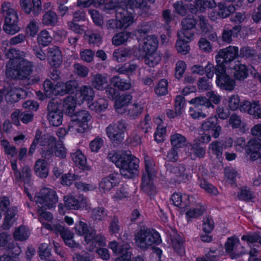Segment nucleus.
Returning a JSON list of instances; mask_svg holds the SVG:
<instances>
[{
	"mask_svg": "<svg viewBox=\"0 0 261 261\" xmlns=\"http://www.w3.org/2000/svg\"><path fill=\"white\" fill-rule=\"evenodd\" d=\"M25 53L15 50L14 58L7 63L6 74L9 77L20 80L27 79L32 73L33 62L24 59Z\"/></svg>",
	"mask_w": 261,
	"mask_h": 261,
	"instance_id": "obj_1",
	"label": "nucleus"
},
{
	"mask_svg": "<svg viewBox=\"0 0 261 261\" xmlns=\"http://www.w3.org/2000/svg\"><path fill=\"white\" fill-rule=\"evenodd\" d=\"M145 170L142 178V190L148 196H154L156 188L153 180L156 176L157 168L153 159L147 154L144 155Z\"/></svg>",
	"mask_w": 261,
	"mask_h": 261,
	"instance_id": "obj_2",
	"label": "nucleus"
},
{
	"mask_svg": "<svg viewBox=\"0 0 261 261\" xmlns=\"http://www.w3.org/2000/svg\"><path fill=\"white\" fill-rule=\"evenodd\" d=\"M134 240L136 245L143 251L152 248L162 242L160 234L156 231L150 229L139 230L135 234Z\"/></svg>",
	"mask_w": 261,
	"mask_h": 261,
	"instance_id": "obj_3",
	"label": "nucleus"
},
{
	"mask_svg": "<svg viewBox=\"0 0 261 261\" xmlns=\"http://www.w3.org/2000/svg\"><path fill=\"white\" fill-rule=\"evenodd\" d=\"M107 8L108 9H116V18H117L120 30L126 29L135 22L134 11L126 8L123 2L113 0Z\"/></svg>",
	"mask_w": 261,
	"mask_h": 261,
	"instance_id": "obj_4",
	"label": "nucleus"
},
{
	"mask_svg": "<svg viewBox=\"0 0 261 261\" xmlns=\"http://www.w3.org/2000/svg\"><path fill=\"white\" fill-rule=\"evenodd\" d=\"M92 116L88 111L81 110L76 112L69 123L68 131L73 134L84 133L89 127L88 123Z\"/></svg>",
	"mask_w": 261,
	"mask_h": 261,
	"instance_id": "obj_5",
	"label": "nucleus"
},
{
	"mask_svg": "<svg viewBox=\"0 0 261 261\" xmlns=\"http://www.w3.org/2000/svg\"><path fill=\"white\" fill-rule=\"evenodd\" d=\"M17 209L10 204V200L6 196L0 197V214L4 216L2 227L4 229H9L16 221Z\"/></svg>",
	"mask_w": 261,
	"mask_h": 261,
	"instance_id": "obj_6",
	"label": "nucleus"
},
{
	"mask_svg": "<svg viewBox=\"0 0 261 261\" xmlns=\"http://www.w3.org/2000/svg\"><path fill=\"white\" fill-rule=\"evenodd\" d=\"M34 198L38 207H44L45 209L54 207L58 200L56 192L48 188H42Z\"/></svg>",
	"mask_w": 261,
	"mask_h": 261,
	"instance_id": "obj_7",
	"label": "nucleus"
},
{
	"mask_svg": "<svg viewBox=\"0 0 261 261\" xmlns=\"http://www.w3.org/2000/svg\"><path fill=\"white\" fill-rule=\"evenodd\" d=\"M215 74L217 76L216 83L222 89L232 91L236 86L235 81L226 73V67L224 65L219 64L215 67Z\"/></svg>",
	"mask_w": 261,
	"mask_h": 261,
	"instance_id": "obj_8",
	"label": "nucleus"
},
{
	"mask_svg": "<svg viewBox=\"0 0 261 261\" xmlns=\"http://www.w3.org/2000/svg\"><path fill=\"white\" fill-rule=\"evenodd\" d=\"M126 129V126L123 121H118L116 123L110 124L106 128L108 137L115 143H120L124 139V133Z\"/></svg>",
	"mask_w": 261,
	"mask_h": 261,
	"instance_id": "obj_9",
	"label": "nucleus"
},
{
	"mask_svg": "<svg viewBox=\"0 0 261 261\" xmlns=\"http://www.w3.org/2000/svg\"><path fill=\"white\" fill-rule=\"evenodd\" d=\"M128 158L122 162L119 167L121 174L126 178H130L138 175L139 160L137 158L127 154Z\"/></svg>",
	"mask_w": 261,
	"mask_h": 261,
	"instance_id": "obj_10",
	"label": "nucleus"
},
{
	"mask_svg": "<svg viewBox=\"0 0 261 261\" xmlns=\"http://www.w3.org/2000/svg\"><path fill=\"white\" fill-rule=\"evenodd\" d=\"M39 135L38 143L40 145L43 147L41 152L43 157L49 159L54 154V149L56 139L50 134H46L42 135L41 132L39 130H37L36 135Z\"/></svg>",
	"mask_w": 261,
	"mask_h": 261,
	"instance_id": "obj_11",
	"label": "nucleus"
},
{
	"mask_svg": "<svg viewBox=\"0 0 261 261\" xmlns=\"http://www.w3.org/2000/svg\"><path fill=\"white\" fill-rule=\"evenodd\" d=\"M239 57V48L237 46L230 45L225 48L220 49L216 56L217 65H225Z\"/></svg>",
	"mask_w": 261,
	"mask_h": 261,
	"instance_id": "obj_12",
	"label": "nucleus"
},
{
	"mask_svg": "<svg viewBox=\"0 0 261 261\" xmlns=\"http://www.w3.org/2000/svg\"><path fill=\"white\" fill-rule=\"evenodd\" d=\"M108 247L116 255H120L115 261H123L126 257H131L132 252L128 243L123 242L119 243L116 241H112L109 243Z\"/></svg>",
	"mask_w": 261,
	"mask_h": 261,
	"instance_id": "obj_13",
	"label": "nucleus"
},
{
	"mask_svg": "<svg viewBox=\"0 0 261 261\" xmlns=\"http://www.w3.org/2000/svg\"><path fill=\"white\" fill-rule=\"evenodd\" d=\"M47 120L49 124L54 126L60 125L63 121V113L59 109L58 102L51 99L47 106Z\"/></svg>",
	"mask_w": 261,
	"mask_h": 261,
	"instance_id": "obj_14",
	"label": "nucleus"
},
{
	"mask_svg": "<svg viewBox=\"0 0 261 261\" xmlns=\"http://www.w3.org/2000/svg\"><path fill=\"white\" fill-rule=\"evenodd\" d=\"M0 248L10 251L15 255L21 252V248L12 240L11 234L5 232L0 233Z\"/></svg>",
	"mask_w": 261,
	"mask_h": 261,
	"instance_id": "obj_15",
	"label": "nucleus"
},
{
	"mask_svg": "<svg viewBox=\"0 0 261 261\" xmlns=\"http://www.w3.org/2000/svg\"><path fill=\"white\" fill-rule=\"evenodd\" d=\"M167 171L170 174L175 182H185L188 180V176L185 173L186 168L183 165L173 166L168 164Z\"/></svg>",
	"mask_w": 261,
	"mask_h": 261,
	"instance_id": "obj_16",
	"label": "nucleus"
},
{
	"mask_svg": "<svg viewBox=\"0 0 261 261\" xmlns=\"http://www.w3.org/2000/svg\"><path fill=\"white\" fill-rule=\"evenodd\" d=\"M47 59L48 64L55 68L59 67L62 62V51L56 45L47 48Z\"/></svg>",
	"mask_w": 261,
	"mask_h": 261,
	"instance_id": "obj_17",
	"label": "nucleus"
},
{
	"mask_svg": "<svg viewBox=\"0 0 261 261\" xmlns=\"http://www.w3.org/2000/svg\"><path fill=\"white\" fill-rule=\"evenodd\" d=\"M119 182V175L113 173L102 179L99 183V189L101 192H109Z\"/></svg>",
	"mask_w": 261,
	"mask_h": 261,
	"instance_id": "obj_18",
	"label": "nucleus"
},
{
	"mask_svg": "<svg viewBox=\"0 0 261 261\" xmlns=\"http://www.w3.org/2000/svg\"><path fill=\"white\" fill-rule=\"evenodd\" d=\"M171 200L174 205L183 209L193 205L194 198L187 194L175 193L172 195Z\"/></svg>",
	"mask_w": 261,
	"mask_h": 261,
	"instance_id": "obj_19",
	"label": "nucleus"
},
{
	"mask_svg": "<svg viewBox=\"0 0 261 261\" xmlns=\"http://www.w3.org/2000/svg\"><path fill=\"white\" fill-rule=\"evenodd\" d=\"M241 246L239 239L234 237L229 238L225 244L226 251L230 254V257L233 258H237L243 254V251H239L237 248Z\"/></svg>",
	"mask_w": 261,
	"mask_h": 261,
	"instance_id": "obj_20",
	"label": "nucleus"
},
{
	"mask_svg": "<svg viewBox=\"0 0 261 261\" xmlns=\"http://www.w3.org/2000/svg\"><path fill=\"white\" fill-rule=\"evenodd\" d=\"M201 129L204 132H211L215 139L219 138L222 132V127L213 118H209L203 122L201 124Z\"/></svg>",
	"mask_w": 261,
	"mask_h": 261,
	"instance_id": "obj_21",
	"label": "nucleus"
},
{
	"mask_svg": "<svg viewBox=\"0 0 261 261\" xmlns=\"http://www.w3.org/2000/svg\"><path fill=\"white\" fill-rule=\"evenodd\" d=\"M95 95L94 91L89 86H82L76 91V98L80 102L92 100Z\"/></svg>",
	"mask_w": 261,
	"mask_h": 261,
	"instance_id": "obj_22",
	"label": "nucleus"
},
{
	"mask_svg": "<svg viewBox=\"0 0 261 261\" xmlns=\"http://www.w3.org/2000/svg\"><path fill=\"white\" fill-rule=\"evenodd\" d=\"M155 0H124L122 1L126 8L134 11L135 9H140L145 12L150 9L148 2L153 3Z\"/></svg>",
	"mask_w": 261,
	"mask_h": 261,
	"instance_id": "obj_23",
	"label": "nucleus"
},
{
	"mask_svg": "<svg viewBox=\"0 0 261 261\" xmlns=\"http://www.w3.org/2000/svg\"><path fill=\"white\" fill-rule=\"evenodd\" d=\"M74 229L76 234L84 236L85 242L90 240L93 237L94 229L88 227L86 223L82 221H80L75 224Z\"/></svg>",
	"mask_w": 261,
	"mask_h": 261,
	"instance_id": "obj_24",
	"label": "nucleus"
},
{
	"mask_svg": "<svg viewBox=\"0 0 261 261\" xmlns=\"http://www.w3.org/2000/svg\"><path fill=\"white\" fill-rule=\"evenodd\" d=\"M12 169L14 175L17 179L22 180L24 182H29L31 177V170L29 166H24L22 172H19L17 169V160H13L11 161Z\"/></svg>",
	"mask_w": 261,
	"mask_h": 261,
	"instance_id": "obj_25",
	"label": "nucleus"
},
{
	"mask_svg": "<svg viewBox=\"0 0 261 261\" xmlns=\"http://www.w3.org/2000/svg\"><path fill=\"white\" fill-rule=\"evenodd\" d=\"M2 11L5 17V23H18V17L15 10L10 7V4L5 2L2 5Z\"/></svg>",
	"mask_w": 261,
	"mask_h": 261,
	"instance_id": "obj_26",
	"label": "nucleus"
},
{
	"mask_svg": "<svg viewBox=\"0 0 261 261\" xmlns=\"http://www.w3.org/2000/svg\"><path fill=\"white\" fill-rule=\"evenodd\" d=\"M158 40L152 35H147L141 41L140 44L145 53L155 51L158 46Z\"/></svg>",
	"mask_w": 261,
	"mask_h": 261,
	"instance_id": "obj_27",
	"label": "nucleus"
},
{
	"mask_svg": "<svg viewBox=\"0 0 261 261\" xmlns=\"http://www.w3.org/2000/svg\"><path fill=\"white\" fill-rule=\"evenodd\" d=\"M91 82L93 87L98 90H103L108 84L107 76L100 73L91 75Z\"/></svg>",
	"mask_w": 261,
	"mask_h": 261,
	"instance_id": "obj_28",
	"label": "nucleus"
},
{
	"mask_svg": "<svg viewBox=\"0 0 261 261\" xmlns=\"http://www.w3.org/2000/svg\"><path fill=\"white\" fill-rule=\"evenodd\" d=\"M241 30L240 25H236L231 30L224 29L221 35L222 41L228 44L231 43L233 41V38H237Z\"/></svg>",
	"mask_w": 261,
	"mask_h": 261,
	"instance_id": "obj_29",
	"label": "nucleus"
},
{
	"mask_svg": "<svg viewBox=\"0 0 261 261\" xmlns=\"http://www.w3.org/2000/svg\"><path fill=\"white\" fill-rule=\"evenodd\" d=\"M191 206H194L191 208L186 212V217L188 219H196L201 216L206 211L205 206L200 203H196L194 201L193 204Z\"/></svg>",
	"mask_w": 261,
	"mask_h": 261,
	"instance_id": "obj_30",
	"label": "nucleus"
},
{
	"mask_svg": "<svg viewBox=\"0 0 261 261\" xmlns=\"http://www.w3.org/2000/svg\"><path fill=\"white\" fill-rule=\"evenodd\" d=\"M234 77L238 80L243 81L248 76V69L245 64L237 61L231 67Z\"/></svg>",
	"mask_w": 261,
	"mask_h": 261,
	"instance_id": "obj_31",
	"label": "nucleus"
},
{
	"mask_svg": "<svg viewBox=\"0 0 261 261\" xmlns=\"http://www.w3.org/2000/svg\"><path fill=\"white\" fill-rule=\"evenodd\" d=\"M228 122L232 128H239L242 133H245L248 129L246 123L236 114L231 115Z\"/></svg>",
	"mask_w": 261,
	"mask_h": 261,
	"instance_id": "obj_32",
	"label": "nucleus"
},
{
	"mask_svg": "<svg viewBox=\"0 0 261 261\" xmlns=\"http://www.w3.org/2000/svg\"><path fill=\"white\" fill-rule=\"evenodd\" d=\"M34 171L39 177H46L48 173L47 162L44 159H38L35 164Z\"/></svg>",
	"mask_w": 261,
	"mask_h": 261,
	"instance_id": "obj_33",
	"label": "nucleus"
},
{
	"mask_svg": "<svg viewBox=\"0 0 261 261\" xmlns=\"http://www.w3.org/2000/svg\"><path fill=\"white\" fill-rule=\"evenodd\" d=\"M171 144L174 148H181L186 146L187 140L186 138L181 134L175 133L170 137Z\"/></svg>",
	"mask_w": 261,
	"mask_h": 261,
	"instance_id": "obj_34",
	"label": "nucleus"
},
{
	"mask_svg": "<svg viewBox=\"0 0 261 261\" xmlns=\"http://www.w3.org/2000/svg\"><path fill=\"white\" fill-rule=\"evenodd\" d=\"M223 147L221 142L215 140L211 142L208 148V153L215 155L216 158L220 159L222 156Z\"/></svg>",
	"mask_w": 261,
	"mask_h": 261,
	"instance_id": "obj_35",
	"label": "nucleus"
},
{
	"mask_svg": "<svg viewBox=\"0 0 261 261\" xmlns=\"http://www.w3.org/2000/svg\"><path fill=\"white\" fill-rule=\"evenodd\" d=\"M86 244L90 245V251H93L96 245L105 246L106 245L105 237L102 234H96V231L94 229L93 235L89 241H87Z\"/></svg>",
	"mask_w": 261,
	"mask_h": 261,
	"instance_id": "obj_36",
	"label": "nucleus"
},
{
	"mask_svg": "<svg viewBox=\"0 0 261 261\" xmlns=\"http://www.w3.org/2000/svg\"><path fill=\"white\" fill-rule=\"evenodd\" d=\"M244 106L246 107V108H247V111L248 113L252 115L254 118H256L257 115L260 111V109H261V105L258 100H254L252 102L248 101H244L241 109H243Z\"/></svg>",
	"mask_w": 261,
	"mask_h": 261,
	"instance_id": "obj_37",
	"label": "nucleus"
},
{
	"mask_svg": "<svg viewBox=\"0 0 261 261\" xmlns=\"http://www.w3.org/2000/svg\"><path fill=\"white\" fill-rule=\"evenodd\" d=\"M107 158L119 168L123 161H125V160L127 159L128 157L127 154L125 152H117L113 151L108 153Z\"/></svg>",
	"mask_w": 261,
	"mask_h": 261,
	"instance_id": "obj_38",
	"label": "nucleus"
},
{
	"mask_svg": "<svg viewBox=\"0 0 261 261\" xmlns=\"http://www.w3.org/2000/svg\"><path fill=\"white\" fill-rule=\"evenodd\" d=\"M53 40L52 36L46 30L41 31L37 35V43L41 47L48 46Z\"/></svg>",
	"mask_w": 261,
	"mask_h": 261,
	"instance_id": "obj_39",
	"label": "nucleus"
},
{
	"mask_svg": "<svg viewBox=\"0 0 261 261\" xmlns=\"http://www.w3.org/2000/svg\"><path fill=\"white\" fill-rule=\"evenodd\" d=\"M108 100L103 98H99L89 105L90 109L97 113H100L105 111L108 108Z\"/></svg>",
	"mask_w": 261,
	"mask_h": 261,
	"instance_id": "obj_40",
	"label": "nucleus"
},
{
	"mask_svg": "<svg viewBox=\"0 0 261 261\" xmlns=\"http://www.w3.org/2000/svg\"><path fill=\"white\" fill-rule=\"evenodd\" d=\"M111 82L115 87L122 91L129 90L132 87L129 81L120 79L118 76H113Z\"/></svg>",
	"mask_w": 261,
	"mask_h": 261,
	"instance_id": "obj_41",
	"label": "nucleus"
},
{
	"mask_svg": "<svg viewBox=\"0 0 261 261\" xmlns=\"http://www.w3.org/2000/svg\"><path fill=\"white\" fill-rule=\"evenodd\" d=\"M42 21L44 25L55 26L58 22V17L55 12L48 11L43 15Z\"/></svg>",
	"mask_w": 261,
	"mask_h": 261,
	"instance_id": "obj_42",
	"label": "nucleus"
},
{
	"mask_svg": "<svg viewBox=\"0 0 261 261\" xmlns=\"http://www.w3.org/2000/svg\"><path fill=\"white\" fill-rule=\"evenodd\" d=\"M131 34L128 32L117 33L112 39V43L115 46H119L126 42L130 37Z\"/></svg>",
	"mask_w": 261,
	"mask_h": 261,
	"instance_id": "obj_43",
	"label": "nucleus"
},
{
	"mask_svg": "<svg viewBox=\"0 0 261 261\" xmlns=\"http://www.w3.org/2000/svg\"><path fill=\"white\" fill-rule=\"evenodd\" d=\"M130 56V52L127 48H118L114 50L113 54L114 60L118 62H123Z\"/></svg>",
	"mask_w": 261,
	"mask_h": 261,
	"instance_id": "obj_44",
	"label": "nucleus"
},
{
	"mask_svg": "<svg viewBox=\"0 0 261 261\" xmlns=\"http://www.w3.org/2000/svg\"><path fill=\"white\" fill-rule=\"evenodd\" d=\"M161 61V57L155 51L145 53V63L150 67H154Z\"/></svg>",
	"mask_w": 261,
	"mask_h": 261,
	"instance_id": "obj_45",
	"label": "nucleus"
},
{
	"mask_svg": "<svg viewBox=\"0 0 261 261\" xmlns=\"http://www.w3.org/2000/svg\"><path fill=\"white\" fill-rule=\"evenodd\" d=\"M21 89L13 88L7 91L5 94V99L8 102L13 103L18 100L21 96Z\"/></svg>",
	"mask_w": 261,
	"mask_h": 261,
	"instance_id": "obj_46",
	"label": "nucleus"
},
{
	"mask_svg": "<svg viewBox=\"0 0 261 261\" xmlns=\"http://www.w3.org/2000/svg\"><path fill=\"white\" fill-rule=\"evenodd\" d=\"M76 105V100L72 96H68L64 99L63 107L66 112L69 115H72Z\"/></svg>",
	"mask_w": 261,
	"mask_h": 261,
	"instance_id": "obj_47",
	"label": "nucleus"
},
{
	"mask_svg": "<svg viewBox=\"0 0 261 261\" xmlns=\"http://www.w3.org/2000/svg\"><path fill=\"white\" fill-rule=\"evenodd\" d=\"M190 103L194 105L196 107L203 106L206 108H214V106L205 96H197L195 98H192L189 101Z\"/></svg>",
	"mask_w": 261,
	"mask_h": 261,
	"instance_id": "obj_48",
	"label": "nucleus"
},
{
	"mask_svg": "<svg viewBox=\"0 0 261 261\" xmlns=\"http://www.w3.org/2000/svg\"><path fill=\"white\" fill-rule=\"evenodd\" d=\"M92 218L95 221H102L108 216V211L103 207H96L92 209Z\"/></svg>",
	"mask_w": 261,
	"mask_h": 261,
	"instance_id": "obj_49",
	"label": "nucleus"
},
{
	"mask_svg": "<svg viewBox=\"0 0 261 261\" xmlns=\"http://www.w3.org/2000/svg\"><path fill=\"white\" fill-rule=\"evenodd\" d=\"M30 234L28 228L20 226L17 228L13 233V237L16 240L24 241L27 240Z\"/></svg>",
	"mask_w": 261,
	"mask_h": 261,
	"instance_id": "obj_50",
	"label": "nucleus"
},
{
	"mask_svg": "<svg viewBox=\"0 0 261 261\" xmlns=\"http://www.w3.org/2000/svg\"><path fill=\"white\" fill-rule=\"evenodd\" d=\"M218 15L223 18L227 17L236 10L233 5H230L228 6H226L221 3L218 4Z\"/></svg>",
	"mask_w": 261,
	"mask_h": 261,
	"instance_id": "obj_51",
	"label": "nucleus"
},
{
	"mask_svg": "<svg viewBox=\"0 0 261 261\" xmlns=\"http://www.w3.org/2000/svg\"><path fill=\"white\" fill-rule=\"evenodd\" d=\"M143 110V106L141 102H135L129 108L128 114L130 117L136 119L142 113Z\"/></svg>",
	"mask_w": 261,
	"mask_h": 261,
	"instance_id": "obj_52",
	"label": "nucleus"
},
{
	"mask_svg": "<svg viewBox=\"0 0 261 261\" xmlns=\"http://www.w3.org/2000/svg\"><path fill=\"white\" fill-rule=\"evenodd\" d=\"M242 241H245L248 245L258 243L261 245V236L256 232H248L241 237Z\"/></svg>",
	"mask_w": 261,
	"mask_h": 261,
	"instance_id": "obj_53",
	"label": "nucleus"
},
{
	"mask_svg": "<svg viewBox=\"0 0 261 261\" xmlns=\"http://www.w3.org/2000/svg\"><path fill=\"white\" fill-rule=\"evenodd\" d=\"M64 200L65 206L69 209L78 210L80 208L79 200L72 195H67Z\"/></svg>",
	"mask_w": 261,
	"mask_h": 261,
	"instance_id": "obj_54",
	"label": "nucleus"
},
{
	"mask_svg": "<svg viewBox=\"0 0 261 261\" xmlns=\"http://www.w3.org/2000/svg\"><path fill=\"white\" fill-rule=\"evenodd\" d=\"M1 144L8 158H13L16 154V148L14 146L11 145L7 140L1 139Z\"/></svg>",
	"mask_w": 261,
	"mask_h": 261,
	"instance_id": "obj_55",
	"label": "nucleus"
},
{
	"mask_svg": "<svg viewBox=\"0 0 261 261\" xmlns=\"http://www.w3.org/2000/svg\"><path fill=\"white\" fill-rule=\"evenodd\" d=\"M171 242L174 250L179 254L181 255L184 253L182 240L180 237L177 234L171 237Z\"/></svg>",
	"mask_w": 261,
	"mask_h": 261,
	"instance_id": "obj_56",
	"label": "nucleus"
},
{
	"mask_svg": "<svg viewBox=\"0 0 261 261\" xmlns=\"http://www.w3.org/2000/svg\"><path fill=\"white\" fill-rule=\"evenodd\" d=\"M73 69L75 74L83 78L87 77L89 72L87 67L79 63L73 65Z\"/></svg>",
	"mask_w": 261,
	"mask_h": 261,
	"instance_id": "obj_57",
	"label": "nucleus"
},
{
	"mask_svg": "<svg viewBox=\"0 0 261 261\" xmlns=\"http://www.w3.org/2000/svg\"><path fill=\"white\" fill-rule=\"evenodd\" d=\"M156 94L162 96L166 94L168 92V82L166 80H161L154 88Z\"/></svg>",
	"mask_w": 261,
	"mask_h": 261,
	"instance_id": "obj_58",
	"label": "nucleus"
},
{
	"mask_svg": "<svg viewBox=\"0 0 261 261\" xmlns=\"http://www.w3.org/2000/svg\"><path fill=\"white\" fill-rule=\"evenodd\" d=\"M132 99L131 95L127 93L122 94L115 101V107L119 109L129 103Z\"/></svg>",
	"mask_w": 261,
	"mask_h": 261,
	"instance_id": "obj_59",
	"label": "nucleus"
},
{
	"mask_svg": "<svg viewBox=\"0 0 261 261\" xmlns=\"http://www.w3.org/2000/svg\"><path fill=\"white\" fill-rule=\"evenodd\" d=\"M94 55V51L90 49H81L80 52L81 59L88 63L92 62Z\"/></svg>",
	"mask_w": 261,
	"mask_h": 261,
	"instance_id": "obj_60",
	"label": "nucleus"
},
{
	"mask_svg": "<svg viewBox=\"0 0 261 261\" xmlns=\"http://www.w3.org/2000/svg\"><path fill=\"white\" fill-rule=\"evenodd\" d=\"M120 230V225L119 219L117 217H113L110 221L109 226V231L110 233L116 235L118 233Z\"/></svg>",
	"mask_w": 261,
	"mask_h": 261,
	"instance_id": "obj_61",
	"label": "nucleus"
},
{
	"mask_svg": "<svg viewBox=\"0 0 261 261\" xmlns=\"http://www.w3.org/2000/svg\"><path fill=\"white\" fill-rule=\"evenodd\" d=\"M129 193L124 187H120L113 195L112 199L116 202L126 199L129 197Z\"/></svg>",
	"mask_w": 261,
	"mask_h": 261,
	"instance_id": "obj_62",
	"label": "nucleus"
},
{
	"mask_svg": "<svg viewBox=\"0 0 261 261\" xmlns=\"http://www.w3.org/2000/svg\"><path fill=\"white\" fill-rule=\"evenodd\" d=\"M67 150L62 142H59L55 146L54 153L56 156L64 159L66 156Z\"/></svg>",
	"mask_w": 261,
	"mask_h": 261,
	"instance_id": "obj_63",
	"label": "nucleus"
},
{
	"mask_svg": "<svg viewBox=\"0 0 261 261\" xmlns=\"http://www.w3.org/2000/svg\"><path fill=\"white\" fill-rule=\"evenodd\" d=\"M261 149V140L252 138L248 141L246 145L245 150H260Z\"/></svg>",
	"mask_w": 261,
	"mask_h": 261,
	"instance_id": "obj_64",
	"label": "nucleus"
}]
</instances>
